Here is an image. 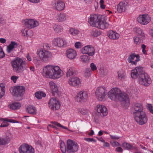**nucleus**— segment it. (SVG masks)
<instances>
[{
    "mask_svg": "<svg viewBox=\"0 0 153 153\" xmlns=\"http://www.w3.org/2000/svg\"><path fill=\"white\" fill-rule=\"evenodd\" d=\"M62 72L58 66L48 65L44 68L42 74L45 77L55 79L61 76Z\"/></svg>",
    "mask_w": 153,
    "mask_h": 153,
    "instance_id": "nucleus-1",
    "label": "nucleus"
},
{
    "mask_svg": "<svg viewBox=\"0 0 153 153\" xmlns=\"http://www.w3.org/2000/svg\"><path fill=\"white\" fill-rule=\"evenodd\" d=\"M11 64L13 70L17 73H22L27 70L25 62L21 58H17L11 62Z\"/></svg>",
    "mask_w": 153,
    "mask_h": 153,
    "instance_id": "nucleus-2",
    "label": "nucleus"
},
{
    "mask_svg": "<svg viewBox=\"0 0 153 153\" xmlns=\"http://www.w3.org/2000/svg\"><path fill=\"white\" fill-rule=\"evenodd\" d=\"M37 53L41 60L45 62H48L51 60L52 57V53L45 49L38 51Z\"/></svg>",
    "mask_w": 153,
    "mask_h": 153,
    "instance_id": "nucleus-3",
    "label": "nucleus"
},
{
    "mask_svg": "<svg viewBox=\"0 0 153 153\" xmlns=\"http://www.w3.org/2000/svg\"><path fill=\"white\" fill-rule=\"evenodd\" d=\"M79 148V146L74 141L68 140L67 142L66 152L68 153H75Z\"/></svg>",
    "mask_w": 153,
    "mask_h": 153,
    "instance_id": "nucleus-4",
    "label": "nucleus"
},
{
    "mask_svg": "<svg viewBox=\"0 0 153 153\" xmlns=\"http://www.w3.org/2000/svg\"><path fill=\"white\" fill-rule=\"evenodd\" d=\"M133 117L135 121L140 125H144L147 121L148 119L146 114L143 111L134 115Z\"/></svg>",
    "mask_w": 153,
    "mask_h": 153,
    "instance_id": "nucleus-5",
    "label": "nucleus"
},
{
    "mask_svg": "<svg viewBox=\"0 0 153 153\" xmlns=\"http://www.w3.org/2000/svg\"><path fill=\"white\" fill-rule=\"evenodd\" d=\"M10 92L12 94L16 97H22L25 92V88L22 86H16L11 88Z\"/></svg>",
    "mask_w": 153,
    "mask_h": 153,
    "instance_id": "nucleus-6",
    "label": "nucleus"
},
{
    "mask_svg": "<svg viewBox=\"0 0 153 153\" xmlns=\"http://www.w3.org/2000/svg\"><path fill=\"white\" fill-rule=\"evenodd\" d=\"M107 93V92L105 89L101 87H98L95 92L96 98L100 101L105 100Z\"/></svg>",
    "mask_w": 153,
    "mask_h": 153,
    "instance_id": "nucleus-7",
    "label": "nucleus"
},
{
    "mask_svg": "<svg viewBox=\"0 0 153 153\" xmlns=\"http://www.w3.org/2000/svg\"><path fill=\"white\" fill-rule=\"evenodd\" d=\"M107 19L106 16L102 15L100 17H99V21L95 27L101 29H104L108 28L109 24L107 21Z\"/></svg>",
    "mask_w": 153,
    "mask_h": 153,
    "instance_id": "nucleus-8",
    "label": "nucleus"
},
{
    "mask_svg": "<svg viewBox=\"0 0 153 153\" xmlns=\"http://www.w3.org/2000/svg\"><path fill=\"white\" fill-rule=\"evenodd\" d=\"M139 83L145 86H147L151 83V79L149 76L145 72L138 78Z\"/></svg>",
    "mask_w": 153,
    "mask_h": 153,
    "instance_id": "nucleus-9",
    "label": "nucleus"
},
{
    "mask_svg": "<svg viewBox=\"0 0 153 153\" xmlns=\"http://www.w3.org/2000/svg\"><path fill=\"white\" fill-rule=\"evenodd\" d=\"M144 72L143 67L141 66L137 67L131 70V76L133 79H138Z\"/></svg>",
    "mask_w": 153,
    "mask_h": 153,
    "instance_id": "nucleus-10",
    "label": "nucleus"
},
{
    "mask_svg": "<svg viewBox=\"0 0 153 153\" xmlns=\"http://www.w3.org/2000/svg\"><path fill=\"white\" fill-rule=\"evenodd\" d=\"M117 100L122 102V104L123 106H128L129 105V100L128 95L125 93H122L120 90Z\"/></svg>",
    "mask_w": 153,
    "mask_h": 153,
    "instance_id": "nucleus-11",
    "label": "nucleus"
},
{
    "mask_svg": "<svg viewBox=\"0 0 153 153\" xmlns=\"http://www.w3.org/2000/svg\"><path fill=\"white\" fill-rule=\"evenodd\" d=\"M143 107L140 103H133L131 107V112L133 116L143 111Z\"/></svg>",
    "mask_w": 153,
    "mask_h": 153,
    "instance_id": "nucleus-12",
    "label": "nucleus"
},
{
    "mask_svg": "<svg viewBox=\"0 0 153 153\" xmlns=\"http://www.w3.org/2000/svg\"><path fill=\"white\" fill-rule=\"evenodd\" d=\"M96 114L99 117H104L106 116L108 114L106 108L102 105H98L96 107Z\"/></svg>",
    "mask_w": 153,
    "mask_h": 153,
    "instance_id": "nucleus-13",
    "label": "nucleus"
},
{
    "mask_svg": "<svg viewBox=\"0 0 153 153\" xmlns=\"http://www.w3.org/2000/svg\"><path fill=\"white\" fill-rule=\"evenodd\" d=\"M120 92V89L116 88H113L108 92V97L112 100H117Z\"/></svg>",
    "mask_w": 153,
    "mask_h": 153,
    "instance_id": "nucleus-14",
    "label": "nucleus"
},
{
    "mask_svg": "<svg viewBox=\"0 0 153 153\" xmlns=\"http://www.w3.org/2000/svg\"><path fill=\"white\" fill-rule=\"evenodd\" d=\"M82 52L83 54H88L89 56H93L95 52L94 48L92 46L88 45L82 48Z\"/></svg>",
    "mask_w": 153,
    "mask_h": 153,
    "instance_id": "nucleus-15",
    "label": "nucleus"
},
{
    "mask_svg": "<svg viewBox=\"0 0 153 153\" xmlns=\"http://www.w3.org/2000/svg\"><path fill=\"white\" fill-rule=\"evenodd\" d=\"M53 42L55 46H57L59 47L66 46L67 43V41L65 39L60 37L54 38L53 40Z\"/></svg>",
    "mask_w": 153,
    "mask_h": 153,
    "instance_id": "nucleus-16",
    "label": "nucleus"
},
{
    "mask_svg": "<svg viewBox=\"0 0 153 153\" xmlns=\"http://www.w3.org/2000/svg\"><path fill=\"white\" fill-rule=\"evenodd\" d=\"M151 20V17L147 14H144L140 15L137 18L139 23L143 25H146L148 24Z\"/></svg>",
    "mask_w": 153,
    "mask_h": 153,
    "instance_id": "nucleus-17",
    "label": "nucleus"
},
{
    "mask_svg": "<svg viewBox=\"0 0 153 153\" xmlns=\"http://www.w3.org/2000/svg\"><path fill=\"white\" fill-rule=\"evenodd\" d=\"M102 15L95 14H91L88 19V22L90 25L92 27H96L97 24L99 21V17H100Z\"/></svg>",
    "mask_w": 153,
    "mask_h": 153,
    "instance_id": "nucleus-18",
    "label": "nucleus"
},
{
    "mask_svg": "<svg viewBox=\"0 0 153 153\" xmlns=\"http://www.w3.org/2000/svg\"><path fill=\"white\" fill-rule=\"evenodd\" d=\"M140 57L139 54H136L135 53H132L128 56L127 60L128 62L129 63H131V65H136L137 62L140 60Z\"/></svg>",
    "mask_w": 153,
    "mask_h": 153,
    "instance_id": "nucleus-19",
    "label": "nucleus"
},
{
    "mask_svg": "<svg viewBox=\"0 0 153 153\" xmlns=\"http://www.w3.org/2000/svg\"><path fill=\"white\" fill-rule=\"evenodd\" d=\"M20 153H34V149L32 147L24 144L19 147Z\"/></svg>",
    "mask_w": 153,
    "mask_h": 153,
    "instance_id": "nucleus-20",
    "label": "nucleus"
},
{
    "mask_svg": "<svg viewBox=\"0 0 153 153\" xmlns=\"http://www.w3.org/2000/svg\"><path fill=\"white\" fill-rule=\"evenodd\" d=\"M49 107L51 109L57 110L59 108L60 105L59 101L55 98H52L49 102Z\"/></svg>",
    "mask_w": 153,
    "mask_h": 153,
    "instance_id": "nucleus-21",
    "label": "nucleus"
},
{
    "mask_svg": "<svg viewBox=\"0 0 153 153\" xmlns=\"http://www.w3.org/2000/svg\"><path fill=\"white\" fill-rule=\"evenodd\" d=\"M87 98V92L85 91H80L77 94L76 100L78 102H83L85 101Z\"/></svg>",
    "mask_w": 153,
    "mask_h": 153,
    "instance_id": "nucleus-22",
    "label": "nucleus"
},
{
    "mask_svg": "<svg viewBox=\"0 0 153 153\" xmlns=\"http://www.w3.org/2000/svg\"><path fill=\"white\" fill-rule=\"evenodd\" d=\"M24 24L25 27L28 28H34L39 25V22L33 19H26L24 20Z\"/></svg>",
    "mask_w": 153,
    "mask_h": 153,
    "instance_id": "nucleus-23",
    "label": "nucleus"
},
{
    "mask_svg": "<svg viewBox=\"0 0 153 153\" xmlns=\"http://www.w3.org/2000/svg\"><path fill=\"white\" fill-rule=\"evenodd\" d=\"M128 7L127 2L123 1L120 2L117 6V10L119 13L123 12L126 11Z\"/></svg>",
    "mask_w": 153,
    "mask_h": 153,
    "instance_id": "nucleus-24",
    "label": "nucleus"
},
{
    "mask_svg": "<svg viewBox=\"0 0 153 153\" xmlns=\"http://www.w3.org/2000/svg\"><path fill=\"white\" fill-rule=\"evenodd\" d=\"M49 85L53 94L56 96H59L60 93L58 91V87L55 83L53 81H51L49 82Z\"/></svg>",
    "mask_w": 153,
    "mask_h": 153,
    "instance_id": "nucleus-25",
    "label": "nucleus"
},
{
    "mask_svg": "<svg viewBox=\"0 0 153 153\" xmlns=\"http://www.w3.org/2000/svg\"><path fill=\"white\" fill-rule=\"evenodd\" d=\"M53 6L56 10L61 11L65 7V4L61 1H58L54 3Z\"/></svg>",
    "mask_w": 153,
    "mask_h": 153,
    "instance_id": "nucleus-26",
    "label": "nucleus"
},
{
    "mask_svg": "<svg viewBox=\"0 0 153 153\" xmlns=\"http://www.w3.org/2000/svg\"><path fill=\"white\" fill-rule=\"evenodd\" d=\"M66 54L68 58L72 60L76 57V53L74 50L70 48L66 51Z\"/></svg>",
    "mask_w": 153,
    "mask_h": 153,
    "instance_id": "nucleus-27",
    "label": "nucleus"
},
{
    "mask_svg": "<svg viewBox=\"0 0 153 153\" xmlns=\"http://www.w3.org/2000/svg\"><path fill=\"white\" fill-rule=\"evenodd\" d=\"M79 79L77 77L70 78L68 81L69 84L71 86L78 87L80 83Z\"/></svg>",
    "mask_w": 153,
    "mask_h": 153,
    "instance_id": "nucleus-28",
    "label": "nucleus"
},
{
    "mask_svg": "<svg viewBox=\"0 0 153 153\" xmlns=\"http://www.w3.org/2000/svg\"><path fill=\"white\" fill-rule=\"evenodd\" d=\"M56 20L59 22H63L66 20L67 19L66 15L63 13H58L56 17Z\"/></svg>",
    "mask_w": 153,
    "mask_h": 153,
    "instance_id": "nucleus-29",
    "label": "nucleus"
},
{
    "mask_svg": "<svg viewBox=\"0 0 153 153\" xmlns=\"http://www.w3.org/2000/svg\"><path fill=\"white\" fill-rule=\"evenodd\" d=\"M108 34L109 38L112 39H117L120 37L119 34L111 30L109 31Z\"/></svg>",
    "mask_w": 153,
    "mask_h": 153,
    "instance_id": "nucleus-30",
    "label": "nucleus"
},
{
    "mask_svg": "<svg viewBox=\"0 0 153 153\" xmlns=\"http://www.w3.org/2000/svg\"><path fill=\"white\" fill-rule=\"evenodd\" d=\"M18 46L17 43L15 42L12 41L7 47V51L9 53L13 51L14 48H16Z\"/></svg>",
    "mask_w": 153,
    "mask_h": 153,
    "instance_id": "nucleus-31",
    "label": "nucleus"
},
{
    "mask_svg": "<svg viewBox=\"0 0 153 153\" xmlns=\"http://www.w3.org/2000/svg\"><path fill=\"white\" fill-rule=\"evenodd\" d=\"M145 36H143L142 37L137 36L134 38V43L136 45H139L143 43V40L145 39Z\"/></svg>",
    "mask_w": 153,
    "mask_h": 153,
    "instance_id": "nucleus-32",
    "label": "nucleus"
},
{
    "mask_svg": "<svg viewBox=\"0 0 153 153\" xmlns=\"http://www.w3.org/2000/svg\"><path fill=\"white\" fill-rule=\"evenodd\" d=\"M21 104L18 102H15L9 105V108L12 110H15L19 109L21 107Z\"/></svg>",
    "mask_w": 153,
    "mask_h": 153,
    "instance_id": "nucleus-33",
    "label": "nucleus"
},
{
    "mask_svg": "<svg viewBox=\"0 0 153 153\" xmlns=\"http://www.w3.org/2000/svg\"><path fill=\"white\" fill-rule=\"evenodd\" d=\"M26 111L29 113L31 114H36V108L33 105H29L28 106Z\"/></svg>",
    "mask_w": 153,
    "mask_h": 153,
    "instance_id": "nucleus-34",
    "label": "nucleus"
},
{
    "mask_svg": "<svg viewBox=\"0 0 153 153\" xmlns=\"http://www.w3.org/2000/svg\"><path fill=\"white\" fill-rule=\"evenodd\" d=\"M51 123L54 124L55 126L51 124L48 125V126L53 128H55L56 129H58V128L56 127V126L65 129H68V128L67 127L62 125L60 123H57L56 122H51Z\"/></svg>",
    "mask_w": 153,
    "mask_h": 153,
    "instance_id": "nucleus-35",
    "label": "nucleus"
},
{
    "mask_svg": "<svg viewBox=\"0 0 153 153\" xmlns=\"http://www.w3.org/2000/svg\"><path fill=\"white\" fill-rule=\"evenodd\" d=\"M10 140V138L6 134V136L5 138H3L0 137V146L3 145L7 144L9 142Z\"/></svg>",
    "mask_w": 153,
    "mask_h": 153,
    "instance_id": "nucleus-36",
    "label": "nucleus"
},
{
    "mask_svg": "<svg viewBox=\"0 0 153 153\" xmlns=\"http://www.w3.org/2000/svg\"><path fill=\"white\" fill-rule=\"evenodd\" d=\"M54 31L57 33H60L63 31L62 27L58 24H55L53 27Z\"/></svg>",
    "mask_w": 153,
    "mask_h": 153,
    "instance_id": "nucleus-37",
    "label": "nucleus"
},
{
    "mask_svg": "<svg viewBox=\"0 0 153 153\" xmlns=\"http://www.w3.org/2000/svg\"><path fill=\"white\" fill-rule=\"evenodd\" d=\"M5 84L1 83L0 85V98H1L5 93Z\"/></svg>",
    "mask_w": 153,
    "mask_h": 153,
    "instance_id": "nucleus-38",
    "label": "nucleus"
},
{
    "mask_svg": "<svg viewBox=\"0 0 153 153\" xmlns=\"http://www.w3.org/2000/svg\"><path fill=\"white\" fill-rule=\"evenodd\" d=\"M81 62L83 63H88L89 62L90 59L89 57L86 55H82L81 56Z\"/></svg>",
    "mask_w": 153,
    "mask_h": 153,
    "instance_id": "nucleus-39",
    "label": "nucleus"
},
{
    "mask_svg": "<svg viewBox=\"0 0 153 153\" xmlns=\"http://www.w3.org/2000/svg\"><path fill=\"white\" fill-rule=\"evenodd\" d=\"M126 73L123 70H120L118 72V76L120 79H124Z\"/></svg>",
    "mask_w": 153,
    "mask_h": 153,
    "instance_id": "nucleus-40",
    "label": "nucleus"
},
{
    "mask_svg": "<svg viewBox=\"0 0 153 153\" xmlns=\"http://www.w3.org/2000/svg\"><path fill=\"white\" fill-rule=\"evenodd\" d=\"M134 30L138 34V36H141V37H142L143 36H145L144 33L140 28H135L134 29Z\"/></svg>",
    "mask_w": 153,
    "mask_h": 153,
    "instance_id": "nucleus-41",
    "label": "nucleus"
},
{
    "mask_svg": "<svg viewBox=\"0 0 153 153\" xmlns=\"http://www.w3.org/2000/svg\"><path fill=\"white\" fill-rule=\"evenodd\" d=\"M101 33V31L97 30H93L91 32V35L94 37H97Z\"/></svg>",
    "mask_w": 153,
    "mask_h": 153,
    "instance_id": "nucleus-42",
    "label": "nucleus"
},
{
    "mask_svg": "<svg viewBox=\"0 0 153 153\" xmlns=\"http://www.w3.org/2000/svg\"><path fill=\"white\" fill-rule=\"evenodd\" d=\"M69 32L71 34L75 36L79 33V31L78 30L74 28H71L70 29Z\"/></svg>",
    "mask_w": 153,
    "mask_h": 153,
    "instance_id": "nucleus-43",
    "label": "nucleus"
},
{
    "mask_svg": "<svg viewBox=\"0 0 153 153\" xmlns=\"http://www.w3.org/2000/svg\"><path fill=\"white\" fill-rule=\"evenodd\" d=\"M24 31H25L26 34V36H27L31 37L33 35V33L31 30H27L25 29L22 30L21 32L24 33Z\"/></svg>",
    "mask_w": 153,
    "mask_h": 153,
    "instance_id": "nucleus-44",
    "label": "nucleus"
},
{
    "mask_svg": "<svg viewBox=\"0 0 153 153\" xmlns=\"http://www.w3.org/2000/svg\"><path fill=\"white\" fill-rule=\"evenodd\" d=\"M91 74V71L89 68L86 69L84 73V75L85 77H89Z\"/></svg>",
    "mask_w": 153,
    "mask_h": 153,
    "instance_id": "nucleus-45",
    "label": "nucleus"
},
{
    "mask_svg": "<svg viewBox=\"0 0 153 153\" xmlns=\"http://www.w3.org/2000/svg\"><path fill=\"white\" fill-rule=\"evenodd\" d=\"M122 146L124 149L129 150L131 149V145L126 143H124L122 144Z\"/></svg>",
    "mask_w": 153,
    "mask_h": 153,
    "instance_id": "nucleus-46",
    "label": "nucleus"
},
{
    "mask_svg": "<svg viewBox=\"0 0 153 153\" xmlns=\"http://www.w3.org/2000/svg\"><path fill=\"white\" fill-rule=\"evenodd\" d=\"M73 71V70L72 68H70L68 69L66 73L67 76L68 77L73 75V74H74V72Z\"/></svg>",
    "mask_w": 153,
    "mask_h": 153,
    "instance_id": "nucleus-47",
    "label": "nucleus"
},
{
    "mask_svg": "<svg viewBox=\"0 0 153 153\" xmlns=\"http://www.w3.org/2000/svg\"><path fill=\"white\" fill-rule=\"evenodd\" d=\"M110 143L111 146L114 147L120 146H121L120 144L118 142L115 141H111L110 142Z\"/></svg>",
    "mask_w": 153,
    "mask_h": 153,
    "instance_id": "nucleus-48",
    "label": "nucleus"
},
{
    "mask_svg": "<svg viewBox=\"0 0 153 153\" xmlns=\"http://www.w3.org/2000/svg\"><path fill=\"white\" fill-rule=\"evenodd\" d=\"M84 140L88 142H93L94 143L96 142V140L94 139L93 138H89L85 137L84 138Z\"/></svg>",
    "mask_w": 153,
    "mask_h": 153,
    "instance_id": "nucleus-49",
    "label": "nucleus"
},
{
    "mask_svg": "<svg viewBox=\"0 0 153 153\" xmlns=\"http://www.w3.org/2000/svg\"><path fill=\"white\" fill-rule=\"evenodd\" d=\"M35 97L38 99H42L41 93L40 91L36 92L35 94Z\"/></svg>",
    "mask_w": 153,
    "mask_h": 153,
    "instance_id": "nucleus-50",
    "label": "nucleus"
},
{
    "mask_svg": "<svg viewBox=\"0 0 153 153\" xmlns=\"http://www.w3.org/2000/svg\"><path fill=\"white\" fill-rule=\"evenodd\" d=\"M90 67L91 70L93 71H94L97 69V67L93 62L91 63L90 64Z\"/></svg>",
    "mask_w": 153,
    "mask_h": 153,
    "instance_id": "nucleus-51",
    "label": "nucleus"
},
{
    "mask_svg": "<svg viewBox=\"0 0 153 153\" xmlns=\"http://www.w3.org/2000/svg\"><path fill=\"white\" fill-rule=\"evenodd\" d=\"M5 56V54L1 47L0 46V58H2Z\"/></svg>",
    "mask_w": 153,
    "mask_h": 153,
    "instance_id": "nucleus-52",
    "label": "nucleus"
},
{
    "mask_svg": "<svg viewBox=\"0 0 153 153\" xmlns=\"http://www.w3.org/2000/svg\"><path fill=\"white\" fill-rule=\"evenodd\" d=\"M19 77L16 76H13L11 77V79L13 82L14 83L16 82V80L18 79Z\"/></svg>",
    "mask_w": 153,
    "mask_h": 153,
    "instance_id": "nucleus-53",
    "label": "nucleus"
},
{
    "mask_svg": "<svg viewBox=\"0 0 153 153\" xmlns=\"http://www.w3.org/2000/svg\"><path fill=\"white\" fill-rule=\"evenodd\" d=\"M148 109H149L150 112L153 114V107L151 104H148L147 106Z\"/></svg>",
    "mask_w": 153,
    "mask_h": 153,
    "instance_id": "nucleus-54",
    "label": "nucleus"
},
{
    "mask_svg": "<svg viewBox=\"0 0 153 153\" xmlns=\"http://www.w3.org/2000/svg\"><path fill=\"white\" fill-rule=\"evenodd\" d=\"M110 138L113 140H118L120 138L119 137L115 135H110Z\"/></svg>",
    "mask_w": 153,
    "mask_h": 153,
    "instance_id": "nucleus-55",
    "label": "nucleus"
},
{
    "mask_svg": "<svg viewBox=\"0 0 153 153\" xmlns=\"http://www.w3.org/2000/svg\"><path fill=\"white\" fill-rule=\"evenodd\" d=\"M75 46L76 48H81V44L80 42H77L75 44Z\"/></svg>",
    "mask_w": 153,
    "mask_h": 153,
    "instance_id": "nucleus-56",
    "label": "nucleus"
},
{
    "mask_svg": "<svg viewBox=\"0 0 153 153\" xmlns=\"http://www.w3.org/2000/svg\"><path fill=\"white\" fill-rule=\"evenodd\" d=\"M80 112L81 114L83 115L86 114L88 113L87 111L86 110L83 109H82L80 111Z\"/></svg>",
    "mask_w": 153,
    "mask_h": 153,
    "instance_id": "nucleus-57",
    "label": "nucleus"
},
{
    "mask_svg": "<svg viewBox=\"0 0 153 153\" xmlns=\"http://www.w3.org/2000/svg\"><path fill=\"white\" fill-rule=\"evenodd\" d=\"M116 151L118 152H122L123 151V149L120 147H118L116 148Z\"/></svg>",
    "mask_w": 153,
    "mask_h": 153,
    "instance_id": "nucleus-58",
    "label": "nucleus"
},
{
    "mask_svg": "<svg viewBox=\"0 0 153 153\" xmlns=\"http://www.w3.org/2000/svg\"><path fill=\"white\" fill-rule=\"evenodd\" d=\"M60 149L61 151L63 153H65L66 151V149L65 147H61Z\"/></svg>",
    "mask_w": 153,
    "mask_h": 153,
    "instance_id": "nucleus-59",
    "label": "nucleus"
},
{
    "mask_svg": "<svg viewBox=\"0 0 153 153\" xmlns=\"http://www.w3.org/2000/svg\"><path fill=\"white\" fill-rule=\"evenodd\" d=\"M4 121L8 122H9L10 123H16V122H15V121L13 120H9L7 119H5Z\"/></svg>",
    "mask_w": 153,
    "mask_h": 153,
    "instance_id": "nucleus-60",
    "label": "nucleus"
},
{
    "mask_svg": "<svg viewBox=\"0 0 153 153\" xmlns=\"http://www.w3.org/2000/svg\"><path fill=\"white\" fill-rule=\"evenodd\" d=\"M103 146L105 147H109L110 146L109 144L107 142H106L105 141L103 142Z\"/></svg>",
    "mask_w": 153,
    "mask_h": 153,
    "instance_id": "nucleus-61",
    "label": "nucleus"
},
{
    "mask_svg": "<svg viewBox=\"0 0 153 153\" xmlns=\"http://www.w3.org/2000/svg\"><path fill=\"white\" fill-rule=\"evenodd\" d=\"M9 125V124L6 123V124L4 123H2L1 125L0 126V127H6L8 126Z\"/></svg>",
    "mask_w": 153,
    "mask_h": 153,
    "instance_id": "nucleus-62",
    "label": "nucleus"
},
{
    "mask_svg": "<svg viewBox=\"0 0 153 153\" xmlns=\"http://www.w3.org/2000/svg\"><path fill=\"white\" fill-rule=\"evenodd\" d=\"M65 144L64 142H63L62 141H61L60 143V147H65Z\"/></svg>",
    "mask_w": 153,
    "mask_h": 153,
    "instance_id": "nucleus-63",
    "label": "nucleus"
},
{
    "mask_svg": "<svg viewBox=\"0 0 153 153\" xmlns=\"http://www.w3.org/2000/svg\"><path fill=\"white\" fill-rule=\"evenodd\" d=\"M6 40L5 39L1 38H0V42L2 43H5Z\"/></svg>",
    "mask_w": 153,
    "mask_h": 153,
    "instance_id": "nucleus-64",
    "label": "nucleus"
}]
</instances>
